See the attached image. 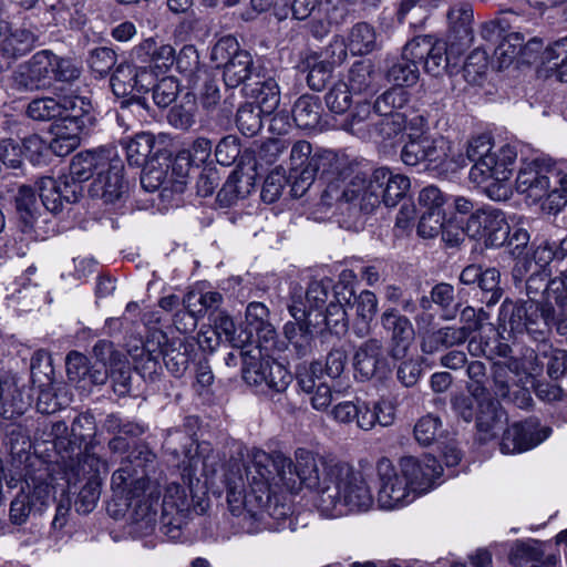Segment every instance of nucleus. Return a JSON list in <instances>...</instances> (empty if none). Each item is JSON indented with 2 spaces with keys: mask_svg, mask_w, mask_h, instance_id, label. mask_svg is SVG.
Here are the masks:
<instances>
[{
  "mask_svg": "<svg viewBox=\"0 0 567 567\" xmlns=\"http://www.w3.org/2000/svg\"><path fill=\"white\" fill-rule=\"evenodd\" d=\"M295 460L293 464L280 452L249 450L243 464L245 477L240 468L226 476L231 513L285 518L292 509L288 495L297 494L302 485L316 491L315 505L326 517L365 513L373 507L372 488L361 471L347 463L316 458L305 449L296 451Z\"/></svg>",
  "mask_w": 567,
  "mask_h": 567,
  "instance_id": "f257e3e1",
  "label": "nucleus"
},
{
  "mask_svg": "<svg viewBox=\"0 0 567 567\" xmlns=\"http://www.w3.org/2000/svg\"><path fill=\"white\" fill-rule=\"evenodd\" d=\"M156 455L146 446H137L122 460L120 467L112 474L111 488L125 507H144V515L155 511L161 489L157 481L151 480L155 472Z\"/></svg>",
  "mask_w": 567,
  "mask_h": 567,
  "instance_id": "f03ea898",
  "label": "nucleus"
},
{
  "mask_svg": "<svg viewBox=\"0 0 567 567\" xmlns=\"http://www.w3.org/2000/svg\"><path fill=\"white\" fill-rule=\"evenodd\" d=\"M410 185L408 176L380 167L372 173L369 182L363 176L355 175L341 190L339 184L331 182L323 196L353 204L370 213L381 203L388 207L398 205L406 195Z\"/></svg>",
  "mask_w": 567,
  "mask_h": 567,
  "instance_id": "7ed1b4c3",
  "label": "nucleus"
},
{
  "mask_svg": "<svg viewBox=\"0 0 567 567\" xmlns=\"http://www.w3.org/2000/svg\"><path fill=\"white\" fill-rule=\"evenodd\" d=\"M548 274L533 272L525 285L527 300L517 302L512 310L505 329L514 334L527 333L535 341H544L550 333L555 321V309L547 302L537 301L543 293Z\"/></svg>",
  "mask_w": 567,
  "mask_h": 567,
  "instance_id": "20e7f679",
  "label": "nucleus"
},
{
  "mask_svg": "<svg viewBox=\"0 0 567 567\" xmlns=\"http://www.w3.org/2000/svg\"><path fill=\"white\" fill-rule=\"evenodd\" d=\"M517 158L515 147L505 144L495 148L491 155L474 164L468 177L472 183L482 186L493 200H507L512 195L509 178Z\"/></svg>",
  "mask_w": 567,
  "mask_h": 567,
  "instance_id": "39448f33",
  "label": "nucleus"
},
{
  "mask_svg": "<svg viewBox=\"0 0 567 567\" xmlns=\"http://www.w3.org/2000/svg\"><path fill=\"white\" fill-rule=\"evenodd\" d=\"M80 71L66 59H61L49 50H42L21 65L12 75L14 86L21 91H35L49 87L53 80L72 81Z\"/></svg>",
  "mask_w": 567,
  "mask_h": 567,
  "instance_id": "423d86ee",
  "label": "nucleus"
},
{
  "mask_svg": "<svg viewBox=\"0 0 567 567\" xmlns=\"http://www.w3.org/2000/svg\"><path fill=\"white\" fill-rule=\"evenodd\" d=\"M258 348L241 350L243 379L260 393L282 392L291 382V374L279 362L270 360L272 355L259 354Z\"/></svg>",
  "mask_w": 567,
  "mask_h": 567,
  "instance_id": "0eeeda50",
  "label": "nucleus"
},
{
  "mask_svg": "<svg viewBox=\"0 0 567 567\" xmlns=\"http://www.w3.org/2000/svg\"><path fill=\"white\" fill-rule=\"evenodd\" d=\"M47 467L23 473L20 493L11 502L10 518L14 524L27 520L32 511L41 512L52 501V488Z\"/></svg>",
  "mask_w": 567,
  "mask_h": 567,
  "instance_id": "6e6552de",
  "label": "nucleus"
},
{
  "mask_svg": "<svg viewBox=\"0 0 567 567\" xmlns=\"http://www.w3.org/2000/svg\"><path fill=\"white\" fill-rule=\"evenodd\" d=\"M212 60L217 68H223L224 82L228 87H237L251 75L252 58L249 52L240 50L234 37H224L212 50Z\"/></svg>",
  "mask_w": 567,
  "mask_h": 567,
  "instance_id": "1a4fd4ad",
  "label": "nucleus"
},
{
  "mask_svg": "<svg viewBox=\"0 0 567 567\" xmlns=\"http://www.w3.org/2000/svg\"><path fill=\"white\" fill-rule=\"evenodd\" d=\"M554 165L549 159H526L522 162L515 188L533 204H547L553 187Z\"/></svg>",
  "mask_w": 567,
  "mask_h": 567,
  "instance_id": "9d476101",
  "label": "nucleus"
},
{
  "mask_svg": "<svg viewBox=\"0 0 567 567\" xmlns=\"http://www.w3.org/2000/svg\"><path fill=\"white\" fill-rule=\"evenodd\" d=\"M93 106L89 97L74 92L60 95L59 99L44 96L33 99L27 106L25 114L33 121H51L59 118L64 123L69 115H81L92 112Z\"/></svg>",
  "mask_w": 567,
  "mask_h": 567,
  "instance_id": "9b49d317",
  "label": "nucleus"
},
{
  "mask_svg": "<svg viewBox=\"0 0 567 567\" xmlns=\"http://www.w3.org/2000/svg\"><path fill=\"white\" fill-rule=\"evenodd\" d=\"M377 471L379 478L377 502L381 508L398 509L411 504L416 498L410 489V485L394 468L390 460H380Z\"/></svg>",
  "mask_w": 567,
  "mask_h": 567,
  "instance_id": "f8f14e48",
  "label": "nucleus"
},
{
  "mask_svg": "<svg viewBox=\"0 0 567 567\" xmlns=\"http://www.w3.org/2000/svg\"><path fill=\"white\" fill-rule=\"evenodd\" d=\"M466 234L471 238L483 239L486 246L498 247L506 243L509 226L502 210L486 206L470 216Z\"/></svg>",
  "mask_w": 567,
  "mask_h": 567,
  "instance_id": "ddd939ff",
  "label": "nucleus"
},
{
  "mask_svg": "<svg viewBox=\"0 0 567 567\" xmlns=\"http://www.w3.org/2000/svg\"><path fill=\"white\" fill-rule=\"evenodd\" d=\"M302 293L296 290L288 303V311L295 322H287L284 327L286 338L296 349L298 355L303 357L312 349L313 336L320 332L318 329L319 319L307 318L305 307H301Z\"/></svg>",
  "mask_w": 567,
  "mask_h": 567,
  "instance_id": "4468645a",
  "label": "nucleus"
},
{
  "mask_svg": "<svg viewBox=\"0 0 567 567\" xmlns=\"http://www.w3.org/2000/svg\"><path fill=\"white\" fill-rule=\"evenodd\" d=\"M270 311L266 305L259 301L249 302L245 312V332L251 334V343L248 348H258L259 354L274 355L277 350V332L270 322Z\"/></svg>",
  "mask_w": 567,
  "mask_h": 567,
  "instance_id": "2eb2a0df",
  "label": "nucleus"
},
{
  "mask_svg": "<svg viewBox=\"0 0 567 567\" xmlns=\"http://www.w3.org/2000/svg\"><path fill=\"white\" fill-rule=\"evenodd\" d=\"M518 362H496L493 365L494 393L497 398L512 402L520 409L530 405L529 392L519 384L522 377L518 372Z\"/></svg>",
  "mask_w": 567,
  "mask_h": 567,
  "instance_id": "dca6fc26",
  "label": "nucleus"
},
{
  "mask_svg": "<svg viewBox=\"0 0 567 567\" xmlns=\"http://www.w3.org/2000/svg\"><path fill=\"white\" fill-rule=\"evenodd\" d=\"M399 465L401 475L415 496L429 492L443 471L437 460L431 455L403 456Z\"/></svg>",
  "mask_w": 567,
  "mask_h": 567,
  "instance_id": "f3484780",
  "label": "nucleus"
},
{
  "mask_svg": "<svg viewBox=\"0 0 567 567\" xmlns=\"http://www.w3.org/2000/svg\"><path fill=\"white\" fill-rule=\"evenodd\" d=\"M132 63L120 64L111 78V87L116 96L134 97L147 92L154 83V74L147 65H141L132 54Z\"/></svg>",
  "mask_w": 567,
  "mask_h": 567,
  "instance_id": "a211bd4d",
  "label": "nucleus"
},
{
  "mask_svg": "<svg viewBox=\"0 0 567 567\" xmlns=\"http://www.w3.org/2000/svg\"><path fill=\"white\" fill-rule=\"evenodd\" d=\"M93 111L81 115H69L52 126L53 138L48 145L55 155L65 156L80 145V135L94 123Z\"/></svg>",
  "mask_w": 567,
  "mask_h": 567,
  "instance_id": "6ab92c4d",
  "label": "nucleus"
},
{
  "mask_svg": "<svg viewBox=\"0 0 567 567\" xmlns=\"http://www.w3.org/2000/svg\"><path fill=\"white\" fill-rule=\"evenodd\" d=\"M353 367L362 381L386 378L390 368L381 340L372 338L361 343L354 353Z\"/></svg>",
  "mask_w": 567,
  "mask_h": 567,
  "instance_id": "aec40b11",
  "label": "nucleus"
},
{
  "mask_svg": "<svg viewBox=\"0 0 567 567\" xmlns=\"http://www.w3.org/2000/svg\"><path fill=\"white\" fill-rule=\"evenodd\" d=\"M34 42L33 31L0 20V72L10 69L19 56L31 50Z\"/></svg>",
  "mask_w": 567,
  "mask_h": 567,
  "instance_id": "412c9836",
  "label": "nucleus"
},
{
  "mask_svg": "<svg viewBox=\"0 0 567 567\" xmlns=\"http://www.w3.org/2000/svg\"><path fill=\"white\" fill-rule=\"evenodd\" d=\"M446 141L427 133L410 134L409 142L401 152L405 165L415 166L422 162H441L446 157Z\"/></svg>",
  "mask_w": 567,
  "mask_h": 567,
  "instance_id": "4be33fe9",
  "label": "nucleus"
},
{
  "mask_svg": "<svg viewBox=\"0 0 567 567\" xmlns=\"http://www.w3.org/2000/svg\"><path fill=\"white\" fill-rule=\"evenodd\" d=\"M381 326L390 334V355L403 359L414 340V328L410 319L396 309H386L381 315Z\"/></svg>",
  "mask_w": 567,
  "mask_h": 567,
  "instance_id": "5701e85b",
  "label": "nucleus"
},
{
  "mask_svg": "<svg viewBox=\"0 0 567 567\" xmlns=\"http://www.w3.org/2000/svg\"><path fill=\"white\" fill-rule=\"evenodd\" d=\"M549 434L550 430L548 427L539 430L538 424L534 421L514 423L504 432L501 451L503 454L528 451L545 441Z\"/></svg>",
  "mask_w": 567,
  "mask_h": 567,
  "instance_id": "b1692460",
  "label": "nucleus"
},
{
  "mask_svg": "<svg viewBox=\"0 0 567 567\" xmlns=\"http://www.w3.org/2000/svg\"><path fill=\"white\" fill-rule=\"evenodd\" d=\"M135 61L147 65L154 74V82L162 73L167 72L176 60L175 49L171 44L157 43L153 38L142 41L133 50Z\"/></svg>",
  "mask_w": 567,
  "mask_h": 567,
  "instance_id": "393cba45",
  "label": "nucleus"
},
{
  "mask_svg": "<svg viewBox=\"0 0 567 567\" xmlns=\"http://www.w3.org/2000/svg\"><path fill=\"white\" fill-rule=\"evenodd\" d=\"M38 188L42 206L51 213H59L62 210L63 203H74L80 193V186L70 183L69 177H60L55 179L45 176L39 179Z\"/></svg>",
  "mask_w": 567,
  "mask_h": 567,
  "instance_id": "a878e982",
  "label": "nucleus"
},
{
  "mask_svg": "<svg viewBox=\"0 0 567 567\" xmlns=\"http://www.w3.org/2000/svg\"><path fill=\"white\" fill-rule=\"evenodd\" d=\"M122 172V161L114 153L110 159V165L92 183L90 187L91 196L102 198L105 203H114L121 198L125 192Z\"/></svg>",
  "mask_w": 567,
  "mask_h": 567,
  "instance_id": "bb28decb",
  "label": "nucleus"
},
{
  "mask_svg": "<svg viewBox=\"0 0 567 567\" xmlns=\"http://www.w3.org/2000/svg\"><path fill=\"white\" fill-rule=\"evenodd\" d=\"M114 151L109 148H101L97 151H86L76 154L70 164V178L71 183L79 186L80 183L90 179L93 175L96 177L105 167L110 165V159Z\"/></svg>",
  "mask_w": 567,
  "mask_h": 567,
  "instance_id": "cd10ccee",
  "label": "nucleus"
},
{
  "mask_svg": "<svg viewBox=\"0 0 567 567\" xmlns=\"http://www.w3.org/2000/svg\"><path fill=\"white\" fill-rule=\"evenodd\" d=\"M187 173L183 172L182 165L175 162L172 173L168 176V167L147 164L141 176V185L147 192H155L159 188L173 192H183L186 185Z\"/></svg>",
  "mask_w": 567,
  "mask_h": 567,
  "instance_id": "c85d7f7f",
  "label": "nucleus"
},
{
  "mask_svg": "<svg viewBox=\"0 0 567 567\" xmlns=\"http://www.w3.org/2000/svg\"><path fill=\"white\" fill-rule=\"evenodd\" d=\"M279 100L277 92H270L258 102V105L252 103L241 105L236 116L239 131L247 136L256 135L262 127L261 113L271 114L278 106Z\"/></svg>",
  "mask_w": 567,
  "mask_h": 567,
  "instance_id": "c756f323",
  "label": "nucleus"
},
{
  "mask_svg": "<svg viewBox=\"0 0 567 567\" xmlns=\"http://www.w3.org/2000/svg\"><path fill=\"white\" fill-rule=\"evenodd\" d=\"M29 395H24L14 377L0 373V415L12 420L23 415L30 408Z\"/></svg>",
  "mask_w": 567,
  "mask_h": 567,
  "instance_id": "7c9ffc66",
  "label": "nucleus"
},
{
  "mask_svg": "<svg viewBox=\"0 0 567 567\" xmlns=\"http://www.w3.org/2000/svg\"><path fill=\"white\" fill-rule=\"evenodd\" d=\"M347 165L344 155H340L330 150H322L313 153L312 162L302 172V192H305L315 181L317 174L322 176H341Z\"/></svg>",
  "mask_w": 567,
  "mask_h": 567,
  "instance_id": "2f4dec72",
  "label": "nucleus"
},
{
  "mask_svg": "<svg viewBox=\"0 0 567 567\" xmlns=\"http://www.w3.org/2000/svg\"><path fill=\"white\" fill-rule=\"evenodd\" d=\"M321 370L318 362L311 363L303 372L298 373L300 389L310 395V404L317 411H327L332 402V390L326 383L316 382V373Z\"/></svg>",
  "mask_w": 567,
  "mask_h": 567,
  "instance_id": "473e14b6",
  "label": "nucleus"
},
{
  "mask_svg": "<svg viewBox=\"0 0 567 567\" xmlns=\"http://www.w3.org/2000/svg\"><path fill=\"white\" fill-rule=\"evenodd\" d=\"M332 287L333 282L330 278L313 280L309 284L307 290H303L300 286L292 287L290 298L296 290H300L302 293V303L300 306L305 307L306 317L315 318V315L322 312L331 300L330 290Z\"/></svg>",
  "mask_w": 567,
  "mask_h": 567,
  "instance_id": "72a5a7b5",
  "label": "nucleus"
},
{
  "mask_svg": "<svg viewBox=\"0 0 567 567\" xmlns=\"http://www.w3.org/2000/svg\"><path fill=\"white\" fill-rule=\"evenodd\" d=\"M95 358L102 363L103 371L96 370L91 374L92 382L104 383L109 372L118 371L122 375L125 373L126 359L125 355L116 350L112 342L100 340L93 348Z\"/></svg>",
  "mask_w": 567,
  "mask_h": 567,
  "instance_id": "f704fd0d",
  "label": "nucleus"
},
{
  "mask_svg": "<svg viewBox=\"0 0 567 567\" xmlns=\"http://www.w3.org/2000/svg\"><path fill=\"white\" fill-rule=\"evenodd\" d=\"M505 421V412L498 402L488 399L478 403L476 426L482 441L494 437L503 429Z\"/></svg>",
  "mask_w": 567,
  "mask_h": 567,
  "instance_id": "c9c22d12",
  "label": "nucleus"
},
{
  "mask_svg": "<svg viewBox=\"0 0 567 567\" xmlns=\"http://www.w3.org/2000/svg\"><path fill=\"white\" fill-rule=\"evenodd\" d=\"M379 114L370 102H358L350 116L342 123V128L360 138L373 136V127Z\"/></svg>",
  "mask_w": 567,
  "mask_h": 567,
  "instance_id": "e433bc0d",
  "label": "nucleus"
},
{
  "mask_svg": "<svg viewBox=\"0 0 567 567\" xmlns=\"http://www.w3.org/2000/svg\"><path fill=\"white\" fill-rule=\"evenodd\" d=\"M378 74L370 60L352 64L347 75V84L353 94H372L378 87Z\"/></svg>",
  "mask_w": 567,
  "mask_h": 567,
  "instance_id": "4c0bfd02",
  "label": "nucleus"
},
{
  "mask_svg": "<svg viewBox=\"0 0 567 567\" xmlns=\"http://www.w3.org/2000/svg\"><path fill=\"white\" fill-rule=\"evenodd\" d=\"M551 300H554L559 308V313L557 316L555 315L553 327L556 326L559 334H565L567 331V326L565 323L567 319V272L561 274L560 277L546 281L544 302L551 305Z\"/></svg>",
  "mask_w": 567,
  "mask_h": 567,
  "instance_id": "58836bf2",
  "label": "nucleus"
},
{
  "mask_svg": "<svg viewBox=\"0 0 567 567\" xmlns=\"http://www.w3.org/2000/svg\"><path fill=\"white\" fill-rule=\"evenodd\" d=\"M161 355L167 370L175 377H182L188 368V347L183 338H166L161 344Z\"/></svg>",
  "mask_w": 567,
  "mask_h": 567,
  "instance_id": "ea45409f",
  "label": "nucleus"
},
{
  "mask_svg": "<svg viewBox=\"0 0 567 567\" xmlns=\"http://www.w3.org/2000/svg\"><path fill=\"white\" fill-rule=\"evenodd\" d=\"M153 340H156V346L153 341H147L142 348L130 350V355L134 360L135 369L143 373H154L159 367L161 344L165 340V334L161 331L154 332Z\"/></svg>",
  "mask_w": 567,
  "mask_h": 567,
  "instance_id": "a19ab883",
  "label": "nucleus"
},
{
  "mask_svg": "<svg viewBox=\"0 0 567 567\" xmlns=\"http://www.w3.org/2000/svg\"><path fill=\"white\" fill-rule=\"evenodd\" d=\"M189 508V501L183 486L171 483L166 486L162 502L163 515L169 517L168 523H181Z\"/></svg>",
  "mask_w": 567,
  "mask_h": 567,
  "instance_id": "79ce46f5",
  "label": "nucleus"
},
{
  "mask_svg": "<svg viewBox=\"0 0 567 567\" xmlns=\"http://www.w3.org/2000/svg\"><path fill=\"white\" fill-rule=\"evenodd\" d=\"M339 292L332 295L326 309L322 312H317L315 318L318 317L319 321L318 329L321 332L323 329H328L334 334H343L348 329L347 312L343 303L338 298Z\"/></svg>",
  "mask_w": 567,
  "mask_h": 567,
  "instance_id": "37998d69",
  "label": "nucleus"
},
{
  "mask_svg": "<svg viewBox=\"0 0 567 567\" xmlns=\"http://www.w3.org/2000/svg\"><path fill=\"white\" fill-rule=\"evenodd\" d=\"M313 152L309 142L299 140L292 143L288 159L290 177L295 179L292 189L297 193L302 190V172L312 162Z\"/></svg>",
  "mask_w": 567,
  "mask_h": 567,
  "instance_id": "c03bdc74",
  "label": "nucleus"
},
{
  "mask_svg": "<svg viewBox=\"0 0 567 567\" xmlns=\"http://www.w3.org/2000/svg\"><path fill=\"white\" fill-rule=\"evenodd\" d=\"M16 209L23 224V231L31 230L40 216V204L32 187L27 185L19 187L16 196Z\"/></svg>",
  "mask_w": 567,
  "mask_h": 567,
  "instance_id": "a18cd8bd",
  "label": "nucleus"
},
{
  "mask_svg": "<svg viewBox=\"0 0 567 567\" xmlns=\"http://www.w3.org/2000/svg\"><path fill=\"white\" fill-rule=\"evenodd\" d=\"M378 47V34L371 24L359 22L351 28L348 35V48L352 54H369Z\"/></svg>",
  "mask_w": 567,
  "mask_h": 567,
  "instance_id": "49530a36",
  "label": "nucleus"
},
{
  "mask_svg": "<svg viewBox=\"0 0 567 567\" xmlns=\"http://www.w3.org/2000/svg\"><path fill=\"white\" fill-rule=\"evenodd\" d=\"M8 446L14 463H18L19 465L25 464L24 473L28 471H37L40 467H45L38 458L31 457V441L20 430H14L9 434Z\"/></svg>",
  "mask_w": 567,
  "mask_h": 567,
  "instance_id": "de8ad7c7",
  "label": "nucleus"
},
{
  "mask_svg": "<svg viewBox=\"0 0 567 567\" xmlns=\"http://www.w3.org/2000/svg\"><path fill=\"white\" fill-rule=\"evenodd\" d=\"M155 147V137L151 133H140L125 142L126 157L130 165L142 167L148 163Z\"/></svg>",
  "mask_w": 567,
  "mask_h": 567,
  "instance_id": "09e8293b",
  "label": "nucleus"
},
{
  "mask_svg": "<svg viewBox=\"0 0 567 567\" xmlns=\"http://www.w3.org/2000/svg\"><path fill=\"white\" fill-rule=\"evenodd\" d=\"M320 103L317 96L301 95L293 105L292 117L297 126L303 130L313 128L320 121Z\"/></svg>",
  "mask_w": 567,
  "mask_h": 567,
  "instance_id": "8fccbe9b",
  "label": "nucleus"
},
{
  "mask_svg": "<svg viewBox=\"0 0 567 567\" xmlns=\"http://www.w3.org/2000/svg\"><path fill=\"white\" fill-rule=\"evenodd\" d=\"M452 31L464 44L472 41L473 9L470 4L463 3L453 7L447 14Z\"/></svg>",
  "mask_w": 567,
  "mask_h": 567,
  "instance_id": "3c124183",
  "label": "nucleus"
},
{
  "mask_svg": "<svg viewBox=\"0 0 567 567\" xmlns=\"http://www.w3.org/2000/svg\"><path fill=\"white\" fill-rule=\"evenodd\" d=\"M93 450L92 444L86 446L85 451L79 455L76 465H70L79 478L83 477L86 481L101 480V473L106 472V463Z\"/></svg>",
  "mask_w": 567,
  "mask_h": 567,
  "instance_id": "603ef678",
  "label": "nucleus"
},
{
  "mask_svg": "<svg viewBox=\"0 0 567 567\" xmlns=\"http://www.w3.org/2000/svg\"><path fill=\"white\" fill-rule=\"evenodd\" d=\"M214 330L225 341L229 342L233 348H241L245 350L251 343V334L243 330H237L234 320L226 313H219L214 320Z\"/></svg>",
  "mask_w": 567,
  "mask_h": 567,
  "instance_id": "864d4df0",
  "label": "nucleus"
},
{
  "mask_svg": "<svg viewBox=\"0 0 567 567\" xmlns=\"http://www.w3.org/2000/svg\"><path fill=\"white\" fill-rule=\"evenodd\" d=\"M409 101V93L403 87L394 86L381 94L373 109L379 116L404 115L400 112Z\"/></svg>",
  "mask_w": 567,
  "mask_h": 567,
  "instance_id": "5fc2aeb1",
  "label": "nucleus"
},
{
  "mask_svg": "<svg viewBox=\"0 0 567 567\" xmlns=\"http://www.w3.org/2000/svg\"><path fill=\"white\" fill-rule=\"evenodd\" d=\"M567 205V167L554 165L553 187L547 204H543V209L549 213L559 212Z\"/></svg>",
  "mask_w": 567,
  "mask_h": 567,
  "instance_id": "6e6d98bb",
  "label": "nucleus"
},
{
  "mask_svg": "<svg viewBox=\"0 0 567 567\" xmlns=\"http://www.w3.org/2000/svg\"><path fill=\"white\" fill-rule=\"evenodd\" d=\"M524 35L519 32H508L502 35L501 41L494 50L499 68H507L517 59L520 60V50Z\"/></svg>",
  "mask_w": 567,
  "mask_h": 567,
  "instance_id": "4d7b16f0",
  "label": "nucleus"
},
{
  "mask_svg": "<svg viewBox=\"0 0 567 567\" xmlns=\"http://www.w3.org/2000/svg\"><path fill=\"white\" fill-rule=\"evenodd\" d=\"M47 442H51L61 458H70L76 450V442L72 440L69 427L64 421L52 422L48 427Z\"/></svg>",
  "mask_w": 567,
  "mask_h": 567,
  "instance_id": "13d9d810",
  "label": "nucleus"
},
{
  "mask_svg": "<svg viewBox=\"0 0 567 567\" xmlns=\"http://www.w3.org/2000/svg\"><path fill=\"white\" fill-rule=\"evenodd\" d=\"M223 302L221 293L217 291H196L192 290L186 293L183 299L184 308L197 313L199 317L204 316L208 310H216Z\"/></svg>",
  "mask_w": 567,
  "mask_h": 567,
  "instance_id": "bf43d9fd",
  "label": "nucleus"
},
{
  "mask_svg": "<svg viewBox=\"0 0 567 567\" xmlns=\"http://www.w3.org/2000/svg\"><path fill=\"white\" fill-rule=\"evenodd\" d=\"M419 65L416 61L409 60L403 54L401 58L391 65L388 71V79L393 82L395 86H411L419 80Z\"/></svg>",
  "mask_w": 567,
  "mask_h": 567,
  "instance_id": "052dcab7",
  "label": "nucleus"
},
{
  "mask_svg": "<svg viewBox=\"0 0 567 567\" xmlns=\"http://www.w3.org/2000/svg\"><path fill=\"white\" fill-rule=\"evenodd\" d=\"M31 379L35 386L51 385L53 382L54 369L52 358L45 350H38L31 358Z\"/></svg>",
  "mask_w": 567,
  "mask_h": 567,
  "instance_id": "680f3d73",
  "label": "nucleus"
},
{
  "mask_svg": "<svg viewBox=\"0 0 567 567\" xmlns=\"http://www.w3.org/2000/svg\"><path fill=\"white\" fill-rule=\"evenodd\" d=\"M544 61L555 71L560 82H567V38L549 45L544 52Z\"/></svg>",
  "mask_w": 567,
  "mask_h": 567,
  "instance_id": "e2e57ef3",
  "label": "nucleus"
},
{
  "mask_svg": "<svg viewBox=\"0 0 567 567\" xmlns=\"http://www.w3.org/2000/svg\"><path fill=\"white\" fill-rule=\"evenodd\" d=\"M543 557L544 550L537 540L517 542L509 553V561L515 567H522L529 561H540Z\"/></svg>",
  "mask_w": 567,
  "mask_h": 567,
  "instance_id": "0e129e2a",
  "label": "nucleus"
},
{
  "mask_svg": "<svg viewBox=\"0 0 567 567\" xmlns=\"http://www.w3.org/2000/svg\"><path fill=\"white\" fill-rule=\"evenodd\" d=\"M431 300L443 311V319L451 320L455 317L457 307L454 302L453 286L445 282L437 284L431 290Z\"/></svg>",
  "mask_w": 567,
  "mask_h": 567,
  "instance_id": "69168bd1",
  "label": "nucleus"
},
{
  "mask_svg": "<svg viewBox=\"0 0 567 567\" xmlns=\"http://www.w3.org/2000/svg\"><path fill=\"white\" fill-rule=\"evenodd\" d=\"M100 494L101 480L93 478L92 481H86L74 502L75 511L80 514L92 512L100 498Z\"/></svg>",
  "mask_w": 567,
  "mask_h": 567,
  "instance_id": "338daca9",
  "label": "nucleus"
},
{
  "mask_svg": "<svg viewBox=\"0 0 567 567\" xmlns=\"http://www.w3.org/2000/svg\"><path fill=\"white\" fill-rule=\"evenodd\" d=\"M352 94L348 84L339 81L326 94V104L334 113H344L351 105Z\"/></svg>",
  "mask_w": 567,
  "mask_h": 567,
  "instance_id": "774afa93",
  "label": "nucleus"
}]
</instances>
